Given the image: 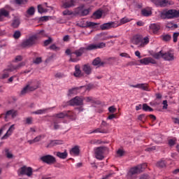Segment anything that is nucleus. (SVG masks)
<instances>
[{
  "label": "nucleus",
  "mask_w": 179,
  "mask_h": 179,
  "mask_svg": "<svg viewBox=\"0 0 179 179\" xmlns=\"http://www.w3.org/2000/svg\"><path fill=\"white\" fill-rule=\"evenodd\" d=\"M146 167H148V165L146 164H143L130 169L127 173V178H136V174H141V173H142V171H143Z\"/></svg>",
  "instance_id": "1"
},
{
  "label": "nucleus",
  "mask_w": 179,
  "mask_h": 179,
  "mask_svg": "<svg viewBox=\"0 0 179 179\" xmlns=\"http://www.w3.org/2000/svg\"><path fill=\"white\" fill-rule=\"evenodd\" d=\"M150 41L149 36L142 37L141 35H136L133 37L132 43L137 45L139 48H143L145 45H148Z\"/></svg>",
  "instance_id": "2"
},
{
  "label": "nucleus",
  "mask_w": 179,
  "mask_h": 179,
  "mask_svg": "<svg viewBox=\"0 0 179 179\" xmlns=\"http://www.w3.org/2000/svg\"><path fill=\"white\" fill-rule=\"evenodd\" d=\"M26 65V63L24 62H22L17 65L15 66H11L8 69L4 70L3 73L1 74L0 79H6L9 78V73L13 72L14 71H17V69H20L22 66H24Z\"/></svg>",
  "instance_id": "3"
},
{
  "label": "nucleus",
  "mask_w": 179,
  "mask_h": 179,
  "mask_svg": "<svg viewBox=\"0 0 179 179\" xmlns=\"http://www.w3.org/2000/svg\"><path fill=\"white\" fill-rule=\"evenodd\" d=\"M160 17L162 19H174V17H179V10H164L160 13Z\"/></svg>",
  "instance_id": "4"
},
{
  "label": "nucleus",
  "mask_w": 179,
  "mask_h": 179,
  "mask_svg": "<svg viewBox=\"0 0 179 179\" xmlns=\"http://www.w3.org/2000/svg\"><path fill=\"white\" fill-rule=\"evenodd\" d=\"M85 51H86L85 48H80L75 52L71 51V49H67L66 50V55L71 56L70 61H71V62H78V59L72 58V57H73V54H75L76 57H81V55L83 54V52H85Z\"/></svg>",
  "instance_id": "5"
},
{
  "label": "nucleus",
  "mask_w": 179,
  "mask_h": 179,
  "mask_svg": "<svg viewBox=\"0 0 179 179\" xmlns=\"http://www.w3.org/2000/svg\"><path fill=\"white\" fill-rule=\"evenodd\" d=\"M37 43V37L36 36H30L27 39H24L21 45L24 48H26L27 47H31V45H34Z\"/></svg>",
  "instance_id": "6"
},
{
  "label": "nucleus",
  "mask_w": 179,
  "mask_h": 179,
  "mask_svg": "<svg viewBox=\"0 0 179 179\" xmlns=\"http://www.w3.org/2000/svg\"><path fill=\"white\" fill-rule=\"evenodd\" d=\"M154 3L158 8H166V6H171L174 3V1L171 0H155Z\"/></svg>",
  "instance_id": "7"
},
{
  "label": "nucleus",
  "mask_w": 179,
  "mask_h": 179,
  "mask_svg": "<svg viewBox=\"0 0 179 179\" xmlns=\"http://www.w3.org/2000/svg\"><path fill=\"white\" fill-rule=\"evenodd\" d=\"M19 174L31 177V176H33V169H31V167L22 166L19 169Z\"/></svg>",
  "instance_id": "8"
},
{
  "label": "nucleus",
  "mask_w": 179,
  "mask_h": 179,
  "mask_svg": "<svg viewBox=\"0 0 179 179\" xmlns=\"http://www.w3.org/2000/svg\"><path fill=\"white\" fill-rule=\"evenodd\" d=\"M106 47V43L101 42L96 44H90L87 48H85L86 51H92V50H99L101 48H104Z\"/></svg>",
  "instance_id": "9"
},
{
  "label": "nucleus",
  "mask_w": 179,
  "mask_h": 179,
  "mask_svg": "<svg viewBox=\"0 0 179 179\" xmlns=\"http://www.w3.org/2000/svg\"><path fill=\"white\" fill-rule=\"evenodd\" d=\"M41 160H42L43 163H46L47 164H54V163L57 162V160L55 159V157L50 155H44L41 157Z\"/></svg>",
  "instance_id": "10"
},
{
  "label": "nucleus",
  "mask_w": 179,
  "mask_h": 179,
  "mask_svg": "<svg viewBox=\"0 0 179 179\" xmlns=\"http://www.w3.org/2000/svg\"><path fill=\"white\" fill-rule=\"evenodd\" d=\"M70 106H83V98L80 96H76L69 101Z\"/></svg>",
  "instance_id": "11"
},
{
  "label": "nucleus",
  "mask_w": 179,
  "mask_h": 179,
  "mask_svg": "<svg viewBox=\"0 0 179 179\" xmlns=\"http://www.w3.org/2000/svg\"><path fill=\"white\" fill-rule=\"evenodd\" d=\"M104 152H106V148L100 147L98 148L95 151L96 159L98 160H103L104 159Z\"/></svg>",
  "instance_id": "12"
},
{
  "label": "nucleus",
  "mask_w": 179,
  "mask_h": 179,
  "mask_svg": "<svg viewBox=\"0 0 179 179\" xmlns=\"http://www.w3.org/2000/svg\"><path fill=\"white\" fill-rule=\"evenodd\" d=\"M50 10H52V7L47 6V3L38 6V11L39 13H47V12H50Z\"/></svg>",
  "instance_id": "13"
},
{
  "label": "nucleus",
  "mask_w": 179,
  "mask_h": 179,
  "mask_svg": "<svg viewBox=\"0 0 179 179\" xmlns=\"http://www.w3.org/2000/svg\"><path fill=\"white\" fill-rule=\"evenodd\" d=\"M27 85H28L29 90L34 92V90L40 87V82L37 80H30L27 83Z\"/></svg>",
  "instance_id": "14"
},
{
  "label": "nucleus",
  "mask_w": 179,
  "mask_h": 179,
  "mask_svg": "<svg viewBox=\"0 0 179 179\" xmlns=\"http://www.w3.org/2000/svg\"><path fill=\"white\" fill-rule=\"evenodd\" d=\"M130 87H134L135 89H141L145 92H150L147 83H138L137 85H131Z\"/></svg>",
  "instance_id": "15"
},
{
  "label": "nucleus",
  "mask_w": 179,
  "mask_h": 179,
  "mask_svg": "<svg viewBox=\"0 0 179 179\" xmlns=\"http://www.w3.org/2000/svg\"><path fill=\"white\" fill-rule=\"evenodd\" d=\"M70 113H66V112L60 113L58 114H56L54 115L55 118L54 120H56V121H59V120H62V118H65V117H73V115H72L71 112H69Z\"/></svg>",
  "instance_id": "16"
},
{
  "label": "nucleus",
  "mask_w": 179,
  "mask_h": 179,
  "mask_svg": "<svg viewBox=\"0 0 179 179\" xmlns=\"http://www.w3.org/2000/svg\"><path fill=\"white\" fill-rule=\"evenodd\" d=\"M10 10H13L9 6H6L5 8L0 9V13L3 17H9Z\"/></svg>",
  "instance_id": "17"
},
{
  "label": "nucleus",
  "mask_w": 179,
  "mask_h": 179,
  "mask_svg": "<svg viewBox=\"0 0 179 179\" xmlns=\"http://www.w3.org/2000/svg\"><path fill=\"white\" fill-rule=\"evenodd\" d=\"M118 25L115 22H107L101 25V30H109V29H113L114 27H117Z\"/></svg>",
  "instance_id": "18"
},
{
  "label": "nucleus",
  "mask_w": 179,
  "mask_h": 179,
  "mask_svg": "<svg viewBox=\"0 0 179 179\" xmlns=\"http://www.w3.org/2000/svg\"><path fill=\"white\" fill-rule=\"evenodd\" d=\"M140 64L142 65H149V64H157L156 60H155L152 57H145L143 59H140Z\"/></svg>",
  "instance_id": "19"
},
{
  "label": "nucleus",
  "mask_w": 179,
  "mask_h": 179,
  "mask_svg": "<svg viewBox=\"0 0 179 179\" xmlns=\"http://www.w3.org/2000/svg\"><path fill=\"white\" fill-rule=\"evenodd\" d=\"M149 30L150 33L156 34V33L160 30V24L156 23L150 24L149 26Z\"/></svg>",
  "instance_id": "20"
},
{
  "label": "nucleus",
  "mask_w": 179,
  "mask_h": 179,
  "mask_svg": "<svg viewBox=\"0 0 179 179\" xmlns=\"http://www.w3.org/2000/svg\"><path fill=\"white\" fill-rule=\"evenodd\" d=\"M64 141L62 140H52L46 145V148H54V146H57V145H62Z\"/></svg>",
  "instance_id": "21"
},
{
  "label": "nucleus",
  "mask_w": 179,
  "mask_h": 179,
  "mask_svg": "<svg viewBox=\"0 0 179 179\" xmlns=\"http://www.w3.org/2000/svg\"><path fill=\"white\" fill-rule=\"evenodd\" d=\"M89 9H85V6H81L78 8V13L81 16H86L87 15H89Z\"/></svg>",
  "instance_id": "22"
},
{
  "label": "nucleus",
  "mask_w": 179,
  "mask_h": 179,
  "mask_svg": "<svg viewBox=\"0 0 179 179\" xmlns=\"http://www.w3.org/2000/svg\"><path fill=\"white\" fill-rule=\"evenodd\" d=\"M14 131H15V124H13L9 127L7 132L5 134L4 136L1 138V139H8V138L12 134H13Z\"/></svg>",
  "instance_id": "23"
},
{
  "label": "nucleus",
  "mask_w": 179,
  "mask_h": 179,
  "mask_svg": "<svg viewBox=\"0 0 179 179\" xmlns=\"http://www.w3.org/2000/svg\"><path fill=\"white\" fill-rule=\"evenodd\" d=\"M163 59L165 61H173L174 59V55L170 52H164Z\"/></svg>",
  "instance_id": "24"
},
{
  "label": "nucleus",
  "mask_w": 179,
  "mask_h": 179,
  "mask_svg": "<svg viewBox=\"0 0 179 179\" xmlns=\"http://www.w3.org/2000/svg\"><path fill=\"white\" fill-rule=\"evenodd\" d=\"M73 75H74V76H76V78H82V76H83V73L82 71H80V65H76L75 66V71H74Z\"/></svg>",
  "instance_id": "25"
},
{
  "label": "nucleus",
  "mask_w": 179,
  "mask_h": 179,
  "mask_svg": "<svg viewBox=\"0 0 179 179\" xmlns=\"http://www.w3.org/2000/svg\"><path fill=\"white\" fill-rule=\"evenodd\" d=\"M92 64L94 65V66H104V65H106V62H101L100 57H96L92 62Z\"/></svg>",
  "instance_id": "26"
},
{
  "label": "nucleus",
  "mask_w": 179,
  "mask_h": 179,
  "mask_svg": "<svg viewBox=\"0 0 179 179\" xmlns=\"http://www.w3.org/2000/svg\"><path fill=\"white\" fill-rule=\"evenodd\" d=\"M141 14L143 15V16H151L152 15V8L150 7H147L145 8H143V10H141Z\"/></svg>",
  "instance_id": "27"
},
{
  "label": "nucleus",
  "mask_w": 179,
  "mask_h": 179,
  "mask_svg": "<svg viewBox=\"0 0 179 179\" xmlns=\"http://www.w3.org/2000/svg\"><path fill=\"white\" fill-rule=\"evenodd\" d=\"M16 115H17V111L15 110H10L7 111V113H6V118H9L10 117L11 118H15Z\"/></svg>",
  "instance_id": "28"
},
{
  "label": "nucleus",
  "mask_w": 179,
  "mask_h": 179,
  "mask_svg": "<svg viewBox=\"0 0 179 179\" xmlns=\"http://www.w3.org/2000/svg\"><path fill=\"white\" fill-rule=\"evenodd\" d=\"M20 25V19L19 17H15L11 23L12 27L17 29Z\"/></svg>",
  "instance_id": "29"
},
{
  "label": "nucleus",
  "mask_w": 179,
  "mask_h": 179,
  "mask_svg": "<svg viewBox=\"0 0 179 179\" xmlns=\"http://www.w3.org/2000/svg\"><path fill=\"white\" fill-rule=\"evenodd\" d=\"M52 108H48L43 109H39L36 111L32 113V114H36L38 115H41V114H45V113H48L49 110H51Z\"/></svg>",
  "instance_id": "30"
},
{
  "label": "nucleus",
  "mask_w": 179,
  "mask_h": 179,
  "mask_svg": "<svg viewBox=\"0 0 179 179\" xmlns=\"http://www.w3.org/2000/svg\"><path fill=\"white\" fill-rule=\"evenodd\" d=\"M83 71L86 75H90L92 73V67L89 64H85L83 66Z\"/></svg>",
  "instance_id": "31"
},
{
  "label": "nucleus",
  "mask_w": 179,
  "mask_h": 179,
  "mask_svg": "<svg viewBox=\"0 0 179 179\" xmlns=\"http://www.w3.org/2000/svg\"><path fill=\"white\" fill-rule=\"evenodd\" d=\"M80 152V150L79 149V146L76 145L71 149V150L70 151V153L73 156H78Z\"/></svg>",
  "instance_id": "32"
},
{
  "label": "nucleus",
  "mask_w": 179,
  "mask_h": 179,
  "mask_svg": "<svg viewBox=\"0 0 179 179\" xmlns=\"http://www.w3.org/2000/svg\"><path fill=\"white\" fill-rule=\"evenodd\" d=\"M75 3H76L75 0H71L70 1L64 3L63 4L62 7L64 8H72V6H75Z\"/></svg>",
  "instance_id": "33"
},
{
  "label": "nucleus",
  "mask_w": 179,
  "mask_h": 179,
  "mask_svg": "<svg viewBox=\"0 0 179 179\" xmlns=\"http://www.w3.org/2000/svg\"><path fill=\"white\" fill-rule=\"evenodd\" d=\"M29 92H32L30 88L29 87V85L27 84L25 87L22 88L21 90L20 94L22 96H24V94H27V93H29Z\"/></svg>",
  "instance_id": "34"
},
{
  "label": "nucleus",
  "mask_w": 179,
  "mask_h": 179,
  "mask_svg": "<svg viewBox=\"0 0 179 179\" xmlns=\"http://www.w3.org/2000/svg\"><path fill=\"white\" fill-rule=\"evenodd\" d=\"M58 122H59L58 120L54 119L53 123L50 125V128L52 129H59V125L58 124Z\"/></svg>",
  "instance_id": "35"
},
{
  "label": "nucleus",
  "mask_w": 179,
  "mask_h": 179,
  "mask_svg": "<svg viewBox=\"0 0 179 179\" xmlns=\"http://www.w3.org/2000/svg\"><path fill=\"white\" fill-rule=\"evenodd\" d=\"M57 157H59V159H65L66 157H68V152L66 151H64V152H57Z\"/></svg>",
  "instance_id": "36"
},
{
  "label": "nucleus",
  "mask_w": 179,
  "mask_h": 179,
  "mask_svg": "<svg viewBox=\"0 0 179 179\" xmlns=\"http://www.w3.org/2000/svg\"><path fill=\"white\" fill-rule=\"evenodd\" d=\"M163 54H164V52L161 50L159 52L154 54L153 57L155 58V59H160V58H163Z\"/></svg>",
  "instance_id": "37"
},
{
  "label": "nucleus",
  "mask_w": 179,
  "mask_h": 179,
  "mask_svg": "<svg viewBox=\"0 0 179 179\" xmlns=\"http://www.w3.org/2000/svg\"><path fill=\"white\" fill-rule=\"evenodd\" d=\"M166 27L168 29H171V30H174V29H177V27H178V25H177V24H174L173 22H168L166 24Z\"/></svg>",
  "instance_id": "38"
},
{
  "label": "nucleus",
  "mask_w": 179,
  "mask_h": 179,
  "mask_svg": "<svg viewBox=\"0 0 179 179\" xmlns=\"http://www.w3.org/2000/svg\"><path fill=\"white\" fill-rule=\"evenodd\" d=\"M90 134H107V131L106 130L98 128L91 131Z\"/></svg>",
  "instance_id": "39"
},
{
  "label": "nucleus",
  "mask_w": 179,
  "mask_h": 179,
  "mask_svg": "<svg viewBox=\"0 0 179 179\" xmlns=\"http://www.w3.org/2000/svg\"><path fill=\"white\" fill-rule=\"evenodd\" d=\"M132 20L130 18H128L127 17H123L120 20V25L121 24H125V23H128L129 22H131Z\"/></svg>",
  "instance_id": "40"
},
{
  "label": "nucleus",
  "mask_w": 179,
  "mask_h": 179,
  "mask_svg": "<svg viewBox=\"0 0 179 179\" xmlns=\"http://www.w3.org/2000/svg\"><path fill=\"white\" fill-rule=\"evenodd\" d=\"M96 23L93 22H89L87 21L85 24V25H83V27H94L96 26Z\"/></svg>",
  "instance_id": "41"
},
{
  "label": "nucleus",
  "mask_w": 179,
  "mask_h": 179,
  "mask_svg": "<svg viewBox=\"0 0 179 179\" xmlns=\"http://www.w3.org/2000/svg\"><path fill=\"white\" fill-rule=\"evenodd\" d=\"M103 13L100 10L94 13V17H95V19H100V17H101Z\"/></svg>",
  "instance_id": "42"
},
{
  "label": "nucleus",
  "mask_w": 179,
  "mask_h": 179,
  "mask_svg": "<svg viewBox=\"0 0 179 179\" xmlns=\"http://www.w3.org/2000/svg\"><path fill=\"white\" fill-rule=\"evenodd\" d=\"M14 2L17 5H26L27 0H14Z\"/></svg>",
  "instance_id": "43"
},
{
  "label": "nucleus",
  "mask_w": 179,
  "mask_h": 179,
  "mask_svg": "<svg viewBox=\"0 0 179 179\" xmlns=\"http://www.w3.org/2000/svg\"><path fill=\"white\" fill-rule=\"evenodd\" d=\"M143 110L144 111H153V109L150 108V106H148V104L144 103L143 105Z\"/></svg>",
  "instance_id": "44"
},
{
  "label": "nucleus",
  "mask_w": 179,
  "mask_h": 179,
  "mask_svg": "<svg viewBox=\"0 0 179 179\" xmlns=\"http://www.w3.org/2000/svg\"><path fill=\"white\" fill-rule=\"evenodd\" d=\"M84 100L86 101V103H95L94 99L92 96H87L84 99Z\"/></svg>",
  "instance_id": "45"
},
{
  "label": "nucleus",
  "mask_w": 179,
  "mask_h": 179,
  "mask_svg": "<svg viewBox=\"0 0 179 179\" xmlns=\"http://www.w3.org/2000/svg\"><path fill=\"white\" fill-rule=\"evenodd\" d=\"M22 36V33H20V31H15L13 34V37L15 39H17Z\"/></svg>",
  "instance_id": "46"
},
{
  "label": "nucleus",
  "mask_w": 179,
  "mask_h": 179,
  "mask_svg": "<svg viewBox=\"0 0 179 179\" xmlns=\"http://www.w3.org/2000/svg\"><path fill=\"white\" fill-rule=\"evenodd\" d=\"M78 94V88H73L71 90H69V94L71 96V94Z\"/></svg>",
  "instance_id": "47"
},
{
  "label": "nucleus",
  "mask_w": 179,
  "mask_h": 179,
  "mask_svg": "<svg viewBox=\"0 0 179 179\" xmlns=\"http://www.w3.org/2000/svg\"><path fill=\"white\" fill-rule=\"evenodd\" d=\"M50 50H52L53 51H59V48L57 46L56 44H52L50 46Z\"/></svg>",
  "instance_id": "48"
},
{
  "label": "nucleus",
  "mask_w": 179,
  "mask_h": 179,
  "mask_svg": "<svg viewBox=\"0 0 179 179\" xmlns=\"http://www.w3.org/2000/svg\"><path fill=\"white\" fill-rule=\"evenodd\" d=\"M34 7H31L27 10V13L28 15H30L31 16H32L33 15H34Z\"/></svg>",
  "instance_id": "49"
},
{
  "label": "nucleus",
  "mask_w": 179,
  "mask_h": 179,
  "mask_svg": "<svg viewBox=\"0 0 179 179\" xmlns=\"http://www.w3.org/2000/svg\"><path fill=\"white\" fill-rule=\"evenodd\" d=\"M162 40H164V41H170V40H171V36L166 34L162 36Z\"/></svg>",
  "instance_id": "50"
},
{
  "label": "nucleus",
  "mask_w": 179,
  "mask_h": 179,
  "mask_svg": "<svg viewBox=\"0 0 179 179\" xmlns=\"http://www.w3.org/2000/svg\"><path fill=\"white\" fill-rule=\"evenodd\" d=\"M157 167H166V162L159 161L157 164Z\"/></svg>",
  "instance_id": "51"
},
{
  "label": "nucleus",
  "mask_w": 179,
  "mask_h": 179,
  "mask_svg": "<svg viewBox=\"0 0 179 179\" xmlns=\"http://www.w3.org/2000/svg\"><path fill=\"white\" fill-rule=\"evenodd\" d=\"M178 36H179V33L178 32L173 33V43H177Z\"/></svg>",
  "instance_id": "52"
},
{
  "label": "nucleus",
  "mask_w": 179,
  "mask_h": 179,
  "mask_svg": "<svg viewBox=\"0 0 179 179\" xmlns=\"http://www.w3.org/2000/svg\"><path fill=\"white\" fill-rule=\"evenodd\" d=\"M51 43H52V38H48V40H45V41H44V45H45V47H47V45H50V44H51Z\"/></svg>",
  "instance_id": "53"
},
{
  "label": "nucleus",
  "mask_w": 179,
  "mask_h": 179,
  "mask_svg": "<svg viewBox=\"0 0 179 179\" xmlns=\"http://www.w3.org/2000/svg\"><path fill=\"white\" fill-rule=\"evenodd\" d=\"M120 56L122 57L123 58H131V56L128 53H126V52L120 53Z\"/></svg>",
  "instance_id": "54"
},
{
  "label": "nucleus",
  "mask_w": 179,
  "mask_h": 179,
  "mask_svg": "<svg viewBox=\"0 0 179 179\" xmlns=\"http://www.w3.org/2000/svg\"><path fill=\"white\" fill-rule=\"evenodd\" d=\"M22 59L23 57L21 55H18L15 58L14 62H20V61H22Z\"/></svg>",
  "instance_id": "55"
},
{
  "label": "nucleus",
  "mask_w": 179,
  "mask_h": 179,
  "mask_svg": "<svg viewBox=\"0 0 179 179\" xmlns=\"http://www.w3.org/2000/svg\"><path fill=\"white\" fill-rule=\"evenodd\" d=\"M26 124H28V125H30V124H33V118L27 117L26 119Z\"/></svg>",
  "instance_id": "56"
},
{
  "label": "nucleus",
  "mask_w": 179,
  "mask_h": 179,
  "mask_svg": "<svg viewBox=\"0 0 179 179\" xmlns=\"http://www.w3.org/2000/svg\"><path fill=\"white\" fill-rule=\"evenodd\" d=\"M108 111L109 113H114L115 111H117V108H115L114 106H110L108 108Z\"/></svg>",
  "instance_id": "57"
},
{
  "label": "nucleus",
  "mask_w": 179,
  "mask_h": 179,
  "mask_svg": "<svg viewBox=\"0 0 179 179\" xmlns=\"http://www.w3.org/2000/svg\"><path fill=\"white\" fill-rule=\"evenodd\" d=\"M63 15L64 16H66V15H72V11L69 10H65L64 12H63Z\"/></svg>",
  "instance_id": "58"
},
{
  "label": "nucleus",
  "mask_w": 179,
  "mask_h": 179,
  "mask_svg": "<svg viewBox=\"0 0 179 179\" xmlns=\"http://www.w3.org/2000/svg\"><path fill=\"white\" fill-rule=\"evenodd\" d=\"M169 146H174L176 145V139H171L169 141Z\"/></svg>",
  "instance_id": "59"
},
{
  "label": "nucleus",
  "mask_w": 179,
  "mask_h": 179,
  "mask_svg": "<svg viewBox=\"0 0 179 179\" xmlns=\"http://www.w3.org/2000/svg\"><path fill=\"white\" fill-rule=\"evenodd\" d=\"M41 57H38L35 60H34V64H41Z\"/></svg>",
  "instance_id": "60"
},
{
  "label": "nucleus",
  "mask_w": 179,
  "mask_h": 179,
  "mask_svg": "<svg viewBox=\"0 0 179 179\" xmlns=\"http://www.w3.org/2000/svg\"><path fill=\"white\" fill-rule=\"evenodd\" d=\"M43 139V137L41 136H38L35 138H34V141L36 142H40V141Z\"/></svg>",
  "instance_id": "61"
},
{
  "label": "nucleus",
  "mask_w": 179,
  "mask_h": 179,
  "mask_svg": "<svg viewBox=\"0 0 179 179\" xmlns=\"http://www.w3.org/2000/svg\"><path fill=\"white\" fill-rule=\"evenodd\" d=\"M103 127H108V123L107 122L102 120L101 124V128H103Z\"/></svg>",
  "instance_id": "62"
},
{
  "label": "nucleus",
  "mask_w": 179,
  "mask_h": 179,
  "mask_svg": "<svg viewBox=\"0 0 179 179\" xmlns=\"http://www.w3.org/2000/svg\"><path fill=\"white\" fill-rule=\"evenodd\" d=\"M117 153L119 156H124L125 152L122 150H117Z\"/></svg>",
  "instance_id": "63"
},
{
  "label": "nucleus",
  "mask_w": 179,
  "mask_h": 179,
  "mask_svg": "<svg viewBox=\"0 0 179 179\" xmlns=\"http://www.w3.org/2000/svg\"><path fill=\"white\" fill-rule=\"evenodd\" d=\"M6 157H8V159H13V154L10 152H8L6 153Z\"/></svg>",
  "instance_id": "64"
}]
</instances>
